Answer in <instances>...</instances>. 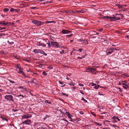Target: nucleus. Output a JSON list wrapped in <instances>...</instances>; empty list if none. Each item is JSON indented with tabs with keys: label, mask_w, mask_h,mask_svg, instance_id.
<instances>
[{
	"label": "nucleus",
	"mask_w": 129,
	"mask_h": 129,
	"mask_svg": "<svg viewBox=\"0 0 129 129\" xmlns=\"http://www.w3.org/2000/svg\"><path fill=\"white\" fill-rule=\"evenodd\" d=\"M121 31H119L117 30L116 31V33L117 34H120L121 33Z\"/></svg>",
	"instance_id": "nucleus-40"
},
{
	"label": "nucleus",
	"mask_w": 129,
	"mask_h": 129,
	"mask_svg": "<svg viewBox=\"0 0 129 129\" xmlns=\"http://www.w3.org/2000/svg\"><path fill=\"white\" fill-rule=\"evenodd\" d=\"M9 81L12 83H15V82L14 81L12 80H9Z\"/></svg>",
	"instance_id": "nucleus-44"
},
{
	"label": "nucleus",
	"mask_w": 129,
	"mask_h": 129,
	"mask_svg": "<svg viewBox=\"0 0 129 129\" xmlns=\"http://www.w3.org/2000/svg\"><path fill=\"white\" fill-rule=\"evenodd\" d=\"M45 102L47 103H48L50 104L51 103L50 102H49V101L48 100H46L45 101Z\"/></svg>",
	"instance_id": "nucleus-52"
},
{
	"label": "nucleus",
	"mask_w": 129,
	"mask_h": 129,
	"mask_svg": "<svg viewBox=\"0 0 129 129\" xmlns=\"http://www.w3.org/2000/svg\"><path fill=\"white\" fill-rule=\"evenodd\" d=\"M87 70H88L89 71L93 72L95 71V69L93 68H89L87 69Z\"/></svg>",
	"instance_id": "nucleus-16"
},
{
	"label": "nucleus",
	"mask_w": 129,
	"mask_h": 129,
	"mask_svg": "<svg viewBox=\"0 0 129 129\" xmlns=\"http://www.w3.org/2000/svg\"><path fill=\"white\" fill-rule=\"evenodd\" d=\"M103 30V29L102 28H100L99 29H98L97 31H98L100 32L102 31Z\"/></svg>",
	"instance_id": "nucleus-43"
},
{
	"label": "nucleus",
	"mask_w": 129,
	"mask_h": 129,
	"mask_svg": "<svg viewBox=\"0 0 129 129\" xmlns=\"http://www.w3.org/2000/svg\"><path fill=\"white\" fill-rule=\"evenodd\" d=\"M32 116L30 114H25L22 116V119L24 118H30Z\"/></svg>",
	"instance_id": "nucleus-6"
},
{
	"label": "nucleus",
	"mask_w": 129,
	"mask_h": 129,
	"mask_svg": "<svg viewBox=\"0 0 129 129\" xmlns=\"http://www.w3.org/2000/svg\"><path fill=\"white\" fill-rule=\"evenodd\" d=\"M52 3V1H50V2H46V3H43V4H44V5H45L46 3Z\"/></svg>",
	"instance_id": "nucleus-49"
},
{
	"label": "nucleus",
	"mask_w": 129,
	"mask_h": 129,
	"mask_svg": "<svg viewBox=\"0 0 129 129\" xmlns=\"http://www.w3.org/2000/svg\"><path fill=\"white\" fill-rule=\"evenodd\" d=\"M83 43H84L85 45H87L88 44V43L87 40H84L83 42Z\"/></svg>",
	"instance_id": "nucleus-20"
},
{
	"label": "nucleus",
	"mask_w": 129,
	"mask_h": 129,
	"mask_svg": "<svg viewBox=\"0 0 129 129\" xmlns=\"http://www.w3.org/2000/svg\"><path fill=\"white\" fill-rule=\"evenodd\" d=\"M37 45L38 46H42L43 47H45L46 45L41 42H39L37 43Z\"/></svg>",
	"instance_id": "nucleus-8"
},
{
	"label": "nucleus",
	"mask_w": 129,
	"mask_h": 129,
	"mask_svg": "<svg viewBox=\"0 0 129 129\" xmlns=\"http://www.w3.org/2000/svg\"><path fill=\"white\" fill-rule=\"evenodd\" d=\"M79 50L80 51V52H81L83 50L82 49H79Z\"/></svg>",
	"instance_id": "nucleus-62"
},
{
	"label": "nucleus",
	"mask_w": 129,
	"mask_h": 129,
	"mask_svg": "<svg viewBox=\"0 0 129 129\" xmlns=\"http://www.w3.org/2000/svg\"><path fill=\"white\" fill-rule=\"evenodd\" d=\"M127 83V82H125V81H123L122 82V85H126L125 84V83Z\"/></svg>",
	"instance_id": "nucleus-37"
},
{
	"label": "nucleus",
	"mask_w": 129,
	"mask_h": 129,
	"mask_svg": "<svg viewBox=\"0 0 129 129\" xmlns=\"http://www.w3.org/2000/svg\"><path fill=\"white\" fill-rule=\"evenodd\" d=\"M122 87L124 89H127L129 87L126 84L125 85H124V86H123Z\"/></svg>",
	"instance_id": "nucleus-22"
},
{
	"label": "nucleus",
	"mask_w": 129,
	"mask_h": 129,
	"mask_svg": "<svg viewBox=\"0 0 129 129\" xmlns=\"http://www.w3.org/2000/svg\"><path fill=\"white\" fill-rule=\"evenodd\" d=\"M31 123V121L29 119H27L26 120L24 121L22 123V124H30Z\"/></svg>",
	"instance_id": "nucleus-7"
},
{
	"label": "nucleus",
	"mask_w": 129,
	"mask_h": 129,
	"mask_svg": "<svg viewBox=\"0 0 129 129\" xmlns=\"http://www.w3.org/2000/svg\"><path fill=\"white\" fill-rule=\"evenodd\" d=\"M40 49H34L33 51V52L35 53H39Z\"/></svg>",
	"instance_id": "nucleus-14"
},
{
	"label": "nucleus",
	"mask_w": 129,
	"mask_h": 129,
	"mask_svg": "<svg viewBox=\"0 0 129 129\" xmlns=\"http://www.w3.org/2000/svg\"><path fill=\"white\" fill-rule=\"evenodd\" d=\"M100 85H99L97 84V85H95V86L94 87V88L97 89L99 87Z\"/></svg>",
	"instance_id": "nucleus-24"
},
{
	"label": "nucleus",
	"mask_w": 129,
	"mask_h": 129,
	"mask_svg": "<svg viewBox=\"0 0 129 129\" xmlns=\"http://www.w3.org/2000/svg\"><path fill=\"white\" fill-rule=\"evenodd\" d=\"M59 83L61 84H63V82H62L60 81H59Z\"/></svg>",
	"instance_id": "nucleus-60"
},
{
	"label": "nucleus",
	"mask_w": 129,
	"mask_h": 129,
	"mask_svg": "<svg viewBox=\"0 0 129 129\" xmlns=\"http://www.w3.org/2000/svg\"><path fill=\"white\" fill-rule=\"evenodd\" d=\"M120 19V18L119 17L114 16L113 17H110V20L112 21H115L117 20Z\"/></svg>",
	"instance_id": "nucleus-4"
},
{
	"label": "nucleus",
	"mask_w": 129,
	"mask_h": 129,
	"mask_svg": "<svg viewBox=\"0 0 129 129\" xmlns=\"http://www.w3.org/2000/svg\"><path fill=\"white\" fill-rule=\"evenodd\" d=\"M117 117L114 116L113 117V118L114 119H117Z\"/></svg>",
	"instance_id": "nucleus-51"
},
{
	"label": "nucleus",
	"mask_w": 129,
	"mask_h": 129,
	"mask_svg": "<svg viewBox=\"0 0 129 129\" xmlns=\"http://www.w3.org/2000/svg\"><path fill=\"white\" fill-rule=\"evenodd\" d=\"M66 115L67 116H68L69 115H71V114H70L69 113V112H67V111H66Z\"/></svg>",
	"instance_id": "nucleus-38"
},
{
	"label": "nucleus",
	"mask_w": 129,
	"mask_h": 129,
	"mask_svg": "<svg viewBox=\"0 0 129 129\" xmlns=\"http://www.w3.org/2000/svg\"><path fill=\"white\" fill-rule=\"evenodd\" d=\"M23 60H24L25 61H27L28 62H29V60H27L26 59H23Z\"/></svg>",
	"instance_id": "nucleus-61"
},
{
	"label": "nucleus",
	"mask_w": 129,
	"mask_h": 129,
	"mask_svg": "<svg viewBox=\"0 0 129 129\" xmlns=\"http://www.w3.org/2000/svg\"><path fill=\"white\" fill-rule=\"evenodd\" d=\"M124 75L127 77H129V75H128V74H127L126 73H125L124 74Z\"/></svg>",
	"instance_id": "nucleus-42"
},
{
	"label": "nucleus",
	"mask_w": 129,
	"mask_h": 129,
	"mask_svg": "<svg viewBox=\"0 0 129 129\" xmlns=\"http://www.w3.org/2000/svg\"><path fill=\"white\" fill-rule=\"evenodd\" d=\"M116 6H117L120 9L122 8V6L120 5L119 4H117L116 5Z\"/></svg>",
	"instance_id": "nucleus-32"
},
{
	"label": "nucleus",
	"mask_w": 129,
	"mask_h": 129,
	"mask_svg": "<svg viewBox=\"0 0 129 129\" xmlns=\"http://www.w3.org/2000/svg\"><path fill=\"white\" fill-rule=\"evenodd\" d=\"M102 18H104V19H105L108 20H109H109H110V17L108 16L103 17H102Z\"/></svg>",
	"instance_id": "nucleus-17"
},
{
	"label": "nucleus",
	"mask_w": 129,
	"mask_h": 129,
	"mask_svg": "<svg viewBox=\"0 0 129 129\" xmlns=\"http://www.w3.org/2000/svg\"><path fill=\"white\" fill-rule=\"evenodd\" d=\"M62 94L63 95H66L67 97H68V95L67 94H64V93L62 92Z\"/></svg>",
	"instance_id": "nucleus-48"
},
{
	"label": "nucleus",
	"mask_w": 129,
	"mask_h": 129,
	"mask_svg": "<svg viewBox=\"0 0 129 129\" xmlns=\"http://www.w3.org/2000/svg\"><path fill=\"white\" fill-rule=\"evenodd\" d=\"M6 29V28L5 27H0V30H2L3 29Z\"/></svg>",
	"instance_id": "nucleus-54"
},
{
	"label": "nucleus",
	"mask_w": 129,
	"mask_h": 129,
	"mask_svg": "<svg viewBox=\"0 0 129 129\" xmlns=\"http://www.w3.org/2000/svg\"><path fill=\"white\" fill-rule=\"evenodd\" d=\"M93 66L95 68H97L99 67V65L96 62H94L92 63Z\"/></svg>",
	"instance_id": "nucleus-11"
},
{
	"label": "nucleus",
	"mask_w": 129,
	"mask_h": 129,
	"mask_svg": "<svg viewBox=\"0 0 129 129\" xmlns=\"http://www.w3.org/2000/svg\"><path fill=\"white\" fill-rule=\"evenodd\" d=\"M17 10L12 8H11L10 9V11L11 12H16Z\"/></svg>",
	"instance_id": "nucleus-21"
},
{
	"label": "nucleus",
	"mask_w": 129,
	"mask_h": 129,
	"mask_svg": "<svg viewBox=\"0 0 129 129\" xmlns=\"http://www.w3.org/2000/svg\"><path fill=\"white\" fill-rule=\"evenodd\" d=\"M64 11L66 13L71 14L73 13V11L71 10H64Z\"/></svg>",
	"instance_id": "nucleus-12"
},
{
	"label": "nucleus",
	"mask_w": 129,
	"mask_h": 129,
	"mask_svg": "<svg viewBox=\"0 0 129 129\" xmlns=\"http://www.w3.org/2000/svg\"><path fill=\"white\" fill-rule=\"evenodd\" d=\"M91 114L94 116H96V115L93 112H91Z\"/></svg>",
	"instance_id": "nucleus-45"
},
{
	"label": "nucleus",
	"mask_w": 129,
	"mask_h": 129,
	"mask_svg": "<svg viewBox=\"0 0 129 129\" xmlns=\"http://www.w3.org/2000/svg\"><path fill=\"white\" fill-rule=\"evenodd\" d=\"M51 45L54 47V46L55 45H56L57 44V42H53L51 41Z\"/></svg>",
	"instance_id": "nucleus-15"
},
{
	"label": "nucleus",
	"mask_w": 129,
	"mask_h": 129,
	"mask_svg": "<svg viewBox=\"0 0 129 129\" xmlns=\"http://www.w3.org/2000/svg\"><path fill=\"white\" fill-rule=\"evenodd\" d=\"M104 129H111L109 127H105V128H103Z\"/></svg>",
	"instance_id": "nucleus-64"
},
{
	"label": "nucleus",
	"mask_w": 129,
	"mask_h": 129,
	"mask_svg": "<svg viewBox=\"0 0 129 129\" xmlns=\"http://www.w3.org/2000/svg\"><path fill=\"white\" fill-rule=\"evenodd\" d=\"M54 22L53 21H46V23H53Z\"/></svg>",
	"instance_id": "nucleus-36"
},
{
	"label": "nucleus",
	"mask_w": 129,
	"mask_h": 129,
	"mask_svg": "<svg viewBox=\"0 0 129 129\" xmlns=\"http://www.w3.org/2000/svg\"><path fill=\"white\" fill-rule=\"evenodd\" d=\"M67 116L68 117V118L70 119V121H72V118L71 117L73 116L71 115H68Z\"/></svg>",
	"instance_id": "nucleus-19"
},
{
	"label": "nucleus",
	"mask_w": 129,
	"mask_h": 129,
	"mask_svg": "<svg viewBox=\"0 0 129 129\" xmlns=\"http://www.w3.org/2000/svg\"><path fill=\"white\" fill-rule=\"evenodd\" d=\"M39 53L41 54H42L46 56L47 55V54L45 53V52L43 50L41 49H40Z\"/></svg>",
	"instance_id": "nucleus-13"
},
{
	"label": "nucleus",
	"mask_w": 129,
	"mask_h": 129,
	"mask_svg": "<svg viewBox=\"0 0 129 129\" xmlns=\"http://www.w3.org/2000/svg\"><path fill=\"white\" fill-rule=\"evenodd\" d=\"M9 11V9L7 8H6L3 9V11L4 12H7Z\"/></svg>",
	"instance_id": "nucleus-28"
},
{
	"label": "nucleus",
	"mask_w": 129,
	"mask_h": 129,
	"mask_svg": "<svg viewBox=\"0 0 129 129\" xmlns=\"http://www.w3.org/2000/svg\"><path fill=\"white\" fill-rule=\"evenodd\" d=\"M46 44L48 45L49 47L50 48L51 47L50 43L49 41H48V42L46 43Z\"/></svg>",
	"instance_id": "nucleus-27"
},
{
	"label": "nucleus",
	"mask_w": 129,
	"mask_h": 129,
	"mask_svg": "<svg viewBox=\"0 0 129 129\" xmlns=\"http://www.w3.org/2000/svg\"><path fill=\"white\" fill-rule=\"evenodd\" d=\"M61 33L63 34H69L70 33H71V31H69L68 30L62 29Z\"/></svg>",
	"instance_id": "nucleus-5"
},
{
	"label": "nucleus",
	"mask_w": 129,
	"mask_h": 129,
	"mask_svg": "<svg viewBox=\"0 0 129 129\" xmlns=\"http://www.w3.org/2000/svg\"><path fill=\"white\" fill-rule=\"evenodd\" d=\"M81 100H83L85 103H87V101L84 99L83 97H82V98L81 99Z\"/></svg>",
	"instance_id": "nucleus-26"
},
{
	"label": "nucleus",
	"mask_w": 129,
	"mask_h": 129,
	"mask_svg": "<svg viewBox=\"0 0 129 129\" xmlns=\"http://www.w3.org/2000/svg\"><path fill=\"white\" fill-rule=\"evenodd\" d=\"M81 120V119L80 118H77L75 119V120L77 122H78L79 121Z\"/></svg>",
	"instance_id": "nucleus-35"
},
{
	"label": "nucleus",
	"mask_w": 129,
	"mask_h": 129,
	"mask_svg": "<svg viewBox=\"0 0 129 129\" xmlns=\"http://www.w3.org/2000/svg\"><path fill=\"white\" fill-rule=\"evenodd\" d=\"M64 52V50H62L61 51H60V53L61 54L63 53Z\"/></svg>",
	"instance_id": "nucleus-41"
},
{
	"label": "nucleus",
	"mask_w": 129,
	"mask_h": 129,
	"mask_svg": "<svg viewBox=\"0 0 129 129\" xmlns=\"http://www.w3.org/2000/svg\"><path fill=\"white\" fill-rule=\"evenodd\" d=\"M84 40H83V39H79V41H84Z\"/></svg>",
	"instance_id": "nucleus-59"
},
{
	"label": "nucleus",
	"mask_w": 129,
	"mask_h": 129,
	"mask_svg": "<svg viewBox=\"0 0 129 129\" xmlns=\"http://www.w3.org/2000/svg\"><path fill=\"white\" fill-rule=\"evenodd\" d=\"M29 82L31 84L34 83L33 80Z\"/></svg>",
	"instance_id": "nucleus-58"
},
{
	"label": "nucleus",
	"mask_w": 129,
	"mask_h": 129,
	"mask_svg": "<svg viewBox=\"0 0 129 129\" xmlns=\"http://www.w3.org/2000/svg\"><path fill=\"white\" fill-rule=\"evenodd\" d=\"M16 68H18L19 69H21V66L19 64H17L16 65Z\"/></svg>",
	"instance_id": "nucleus-18"
},
{
	"label": "nucleus",
	"mask_w": 129,
	"mask_h": 129,
	"mask_svg": "<svg viewBox=\"0 0 129 129\" xmlns=\"http://www.w3.org/2000/svg\"><path fill=\"white\" fill-rule=\"evenodd\" d=\"M99 118L103 119L104 118V117L102 116H99Z\"/></svg>",
	"instance_id": "nucleus-47"
},
{
	"label": "nucleus",
	"mask_w": 129,
	"mask_h": 129,
	"mask_svg": "<svg viewBox=\"0 0 129 129\" xmlns=\"http://www.w3.org/2000/svg\"><path fill=\"white\" fill-rule=\"evenodd\" d=\"M60 45H58V44L57 43V44L56 45H55L54 46V47H56V48H59V47H60Z\"/></svg>",
	"instance_id": "nucleus-30"
},
{
	"label": "nucleus",
	"mask_w": 129,
	"mask_h": 129,
	"mask_svg": "<svg viewBox=\"0 0 129 129\" xmlns=\"http://www.w3.org/2000/svg\"><path fill=\"white\" fill-rule=\"evenodd\" d=\"M80 113L81 114H83V112L82 111H80Z\"/></svg>",
	"instance_id": "nucleus-63"
},
{
	"label": "nucleus",
	"mask_w": 129,
	"mask_h": 129,
	"mask_svg": "<svg viewBox=\"0 0 129 129\" xmlns=\"http://www.w3.org/2000/svg\"><path fill=\"white\" fill-rule=\"evenodd\" d=\"M12 110L14 112H15L16 111H18V110L14 109H13Z\"/></svg>",
	"instance_id": "nucleus-39"
},
{
	"label": "nucleus",
	"mask_w": 129,
	"mask_h": 129,
	"mask_svg": "<svg viewBox=\"0 0 129 129\" xmlns=\"http://www.w3.org/2000/svg\"><path fill=\"white\" fill-rule=\"evenodd\" d=\"M18 73H19L21 74H22V75L23 76H25V77H28V76H26L25 75L24 73H23V72L22 71V70H21V69H19V71L18 72Z\"/></svg>",
	"instance_id": "nucleus-9"
},
{
	"label": "nucleus",
	"mask_w": 129,
	"mask_h": 129,
	"mask_svg": "<svg viewBox=\"0 0 129 129\" xmlns=\"http://www.w3.org/2000/svg\"><path fill=\"white\" fill-rule=\"evenodd\" d=\"M76 12L77 13H84V11H83V10H77L76 11Z\"/></svg>",
	"instance_id": "nucleus-23"
},
{
	"label": "nucleus",
	"mask_w": 129,
	"mask_h": 129,
	"mask_svg": "<svg viewBox=\"0 0 129 129\" xmlns=\"http://www.w3.org/2000/svg\"><path fill=\"white\" fill-rule=\"evenodd\" d=\"M78 85L80 86H84V85L80 83H79Z\"/></svg>",
	"instance_id": "nucleus-53"
},
{
	"label": "nucleus",
	"mask_w": 129,
	"mask_h": 129,
	"mask_svg": "<svg viewBox=\"0 0 129 129\" xmlns=\"http://www.w3.org/2000/svg\"><path fill=\"white\" fill-rule=\"evenodd\" d=\"M30 8L31 9H36L37 8L36 7H30Z\"/></svg>",
	"instance_id": "nucleus-57"
},
{
	"label": "nucleus",
	"mask_w": 129,
	"mask_h": 129,
	"mask_svg": "<svg viewBox=\"0 0 129 129\" xmlns=\"http://www.w3.org/2000/svg\"><path fill=\"white\" fill-rule=\"evenodd\" d=\"M68 84L71 86H74L75 85V84L72 82H71L70 83H69Z\"/></svg>",
	"instance_id": "nucleus-29"
},
{
	"label": "nucleus",
	"mask_w": 129,
	"mask_h": 129,
	"mask_svg": "<svg viewBox=\"0 0 129 129\" xmlns=\"http://www.w3.org/2000/svg\"><path fill=\"white\" fill-rule=\"evenodd\" d=\"M91 85L92 86H93L96 85V84L94 83H91Z\"/></svg>",
	"instance_id": "nucleus-46"
},
{
	"label": "nucleus",
	"mask_w": 129,
	"mask_h": 129,
	"mask_svg": "<svg viewBox=\"0 0 129 129\" xmlns=\"http://www.w3.org/2000/svg\"><path fill=\"white\" fill-rule=\"evenodd\" d=\"M5 99L8 101H12L14 102L13 96L11 95L8 94L6 95L4 97Z\"/></svg>",
	"instance_id": "nucleus-2"
},
{
	"label": "nucleus",
	"mask_w": 129,
	"mask_h": 129,
	"mask_svg": "<svg viewBox=\"0 0 129 129\" xmlns=\"http://www.w3.org/2000/svg\"><path fill=\"white\" fill-rule=\"evenodd\" d=\"M110 50H111V48H107V51H109Z\"/></svg>",
	"instance_id": "nucleus-50"
},
{
	"label": "nucleus",
	"mask_w": 129,
	"mask_h": 129,
	"mask_svg": "<svg viewBox=\"0 0 129 129\" xmlns=\"http://www.w3.org/2000/svg\"><path fill=\"white\" fill-rule=\"evenodd\" d=\"M37 129H50V128L48 126L46 127L45 124H43L39 125L38 126Z\"/></svg>",
	"instance_id": "nucleus-3"
},
{
	"label": "nucleus",
	"mask_w": 129,
	"mask_h": 129,
	"mask_svg": "<svg viewBox=\"0 0 129 129\" xmlns=\"http://www.w3.org/2000/svg\"><path fill=\"white\" fill-rule=\"evenodd\" d=\"M5 35L4 33H3V34H0V37L2 36H3Z\"/></svg>",
	"instance_id": "nucleus-55"
},
{
	"label": "nucleus",
	"mask_w": 129,
	"mask_h": 129,
	"mask_svg": "<svg viewBox=\"0 0 129 129\" xmlns=\"http://www.w3.org/2000/svg\"><path fill=\"white\" fill-rule=\"evenodd\" d=\"M47 73H46L45 71H44L42 73V74L45 76H46L47 75Z\"/></svg>",
	"instance_id": "nucleus-31"
},
{
	"label": "nucleus",
	"mask_w": 129,
	"mask_h": 129,
	"mask_svg": "<svg viewBox=\"0 0 129 129\" xmlns=\"http://www.w3.org/2000/svg\"><path fill=\"white\" fill-rule=\"evenodd\" d=\"M8 22L5 21H0V24H3L5 26H6L8 24Z\"/></svg>",
	"instance_id": "nucleus-10"
},
{
	"label": "nucleus",
	"mask_w": 129,
	"mask_h": 129,
	"mask_svg": "<svg viewBox=\"0 0 129 129\" xmlns=\"http://www.w3.org/2000/svg\"><path fill=\"white\" fill-rule=\"evenodd\" d=\"M31 22L34 25L37 26L43 25L44 23V22L39 20H36L33 19L31 21Z\"/></svg>",
	"instance_id": "nucleus-1"
},
{
	"label": "nucleus",
	"mask_w": 129,
	"mask_h": 129,
	"mask_svg": "<svg viewBox=\"0 0 129 129\" xmlns=\"http://www.w3.org/2000/svg\"><path fill=\"white\" fill-rule=\"evenodd\" d=\"M18 88H19V89L21 88V89H23V86H21L20 87H18Z\"/></svg>",
	"instance_id": "nucleus-56"
},
{
	"label": "nucleus",
	"mask_w": 129,
	"mask_h": 129,
	"mask_svg": "<svg viewBox=\"0 0 129 129\" xmlns=\"http://www.w3.org/2000/svg\"><path fill=\"white\" fill-rule=\"evenodd\" d=\"M94 123L95 124H97L98 125H99V126H101L102 125V124H101L99 123L98 122H94Z\"/></svg>",
	"instance_id": "nucleus-34"
},
{
	"label": "nucleus",
	"mask_w": 129,
	"mask_h": 129,
	"mask_svg": "<svg viewBox=\"0 0 129 129\" xmlns=\"http://www.w3.org/2000/svg\"><path fill=\"white\" fill-rule=\"evenodd\" d=\"M113 52V51H109L107 52L106 55H108L109 54H110L112 53Z\"/></svg>",
	"instance_id": "nucleus-25"
},
{
	"label": "nucleus",
	"mask_w": 129,
	"mask_h": 129,
	"mask_svg": "<svg viewBox=\"0 0 129 129\" xmlns=\"http://www.w3.org/2000/svg\"><path fill=\"white\" fill-rule=\"evenodd\" d=\"M73 34H71L70 35H68L66 36V37H67L68 38H70V37H71L72 36H73Z\"/></svg>",
	"instance_id": "nucleus-33"
}]
</instances>
